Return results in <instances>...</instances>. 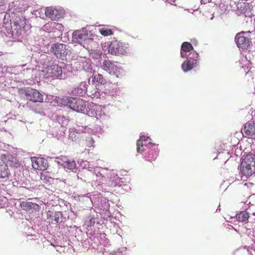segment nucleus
Listing matches in <instances>:
<instances>
[{"label": "nucleus", "mask_w": 255, "mask_h": 255, "mask_svg": "<svg viewBox=\"0 0 255 255\" xmlns=\"http://www.w3.org/2000/svg\"><path fill=\"white\" fill-rule=\"evenodd\" d=\"M241 172L243 175L249 177L255 173V155L247 154L243 160L240 166Z\"/></svg>", "instance_id": "nucleus-1"}, {"label": "nucleus", "mask_w": 255, "mask_h": 255, "mask_svg": "<svg viewBox=\"0 0 255 255\" xmlns=\"http://www.w3.org/2000/svg\"><path fill=\"white\" fill-rule=\"evenodd\" d=\"M103 69L108 72L110 74L115 75L117 78L123 76L124 70L118 65L117 62H113L109 60H105L102 65Z\"/></svg>", "instance_id": "nucleus-2"}, {"label": "nucleus", "mask_w": 255, "mask_h": 255, "mask_svg": "<svg viewBox=\"0 0 255 255\" xmlns=\"http://www.w3.org/2000/svg\"><path fill=\"white\" fill-rule=\"evenodd\" d=\"M67 105L72 110L79 112L83 111L86 107V101L79 98H67Z\"/></svg>", "instance_id": "nucleus-3"}, {"label": "nucleus", "mask_w": 255, "mask_h": 255, "mask_svg": "<svg viewBox=\"0 0 255 255\" xmlns=\"http://www.w3.org/2000/svg\"><path fill=\"white\" fill-rule=\"evenodd\" d=\"M67 45L62 43L54 44L51 47V52L57 58L61 59H66L68 54Z\"/></svg>", "instance_id": "nucleus-4"}, {"label": "nucleus", "mask_w": 255, "mask_h": 255, "mask_svg": "<svg viewBox=\"0 0 255 255\" xmlns=\"http://www.w3.org/2000/svg\"><path fill=\"white\" fill-rule=\"evenodd\" d=\"M24 94L27 99L33 102H42L43 96L38 90L27 87L24 90Z\"/></svg>", "instance_id": "nucleus-5"}, {"label": "nucleus", "mask_w": 255, "mask_h": 255, "mask_svg": "<svg viewBox=\"0 0 255 255\" xmlns=\"http://www.w3.org/2000/svg\"><path fill=\"white\" fill-rule=\"evenodd\" d=\"M26 19L23 17H19L13 21L14 30L17 36L23 35L26 33L27 30L26 28L28 26H26Z\"/></svg>", "instance_id": "nucleus-6"}, {"label": "nucleus", "mask_w": 255, "mask_h": 255, "mask_svg": "<svg viewBox=\"0 0 255 255\" xmlns=\"http://www.w3.org/2000/svg\"><path fill=\"white\" fill-rule=\"evenodd\" d=\"M32 166L33 168L38 170H44L48 167L46 160L43 158L32 157H31Z\"/></svg>", "instance_id": "nucleus-7"}, {"label": "nucleus", "mask_w": 255, "mask_h": 255, "mask_svg": "<svg viewBox=\"0 0 255 255\" xmlns=\"http://www.w3.org/2000/svg\"><path fill=\"white\" fill-rule=\"evenodd\" d=\"M235 41L238 47L243 49H248L250 45L249 38L241 33H238L236 35Z\"/></svg>", "instance_id": "nucleus-8"}, {"label": "nucleus", "mask_w": 255, "mask_h": 255, "mask_svg": "<svg viewBox=\"0 0 255 255\" xmlns=\"http://www.w3.org/2000/svg\"><path fill=\"white\" fill-rule=\"evenodd\" d=\"M62 73V67L57 64L52 65L47 68V77L55 78L60 76Z\"/></svg>", "instance_id": "nucleus-9"}, {"label": "nucleus", "mask_w": 255, "mask_h": 255, "mask_svg": "<svg viewBox=\"0 0 255 255\" xmlns=\"http://www.w3.org/2000/svg\"><path fill=\"white\" fill-rule=\"evenodd\" d=\"M45 15L52 20H57L61 17L59 11L52 6L45 8Z\"/></svg>", "instance_id": "nucleus-10"}, {"label": "nucleus", "mask_w": 255, "mask_h": 255, "mask_svg": "<svg viewBox=\"0 0 255 255\" xmlns=\"http://www.w3.org/2000/svg\"><path fill=\"white\" fill-rule=\"evenodd\" d=\"M244 133L247 135L255 134V123L253 121H249L244 125L243 128Z\"/></svg>", "instance_id": "nucleus-11"}, {"label": "nucleus", "mask_w": 255, "mask_h": 255, "mask_svg": "<svg viewBox=\"0 0 255 255\" xmlns=\"http://www.w3.org/2000/svg\"><path fill=\"white\" fill-rule=\"evenodd\" d=\"M197 65L196 61L187 59L182 64V68L184 72H188L196 67Z\"/></svg>", "instance_id": "nucleus-12"}, {"label": "nucleus", "mask_w": 255, "mask_h": 255, "mask_svg": "<svg viewBox=\"0 0 255 255\" xmlns=\"http://www.w3.org/2000/svg\"><path fill=\"white\" fill-rule=\"evenodd\" d=\"M10 172L7 166L3 162H0V178H5L9 177Z\"/></svg>", "instance_id": "nucleus-13"}, {"label": "nucleus", "mask_w": 255, "mask_h": 255, "mask_svg": "<svg viewBox=\"0 0 255 255\" xmlns=\"http://www.w3.org/2000/svg\"><path fill=\"white\" fill-rule=\"evenodd\" d=\"M193 49V46L190 43L188 42H183L181 45V50L180 52L181 57H185L186 54H185L184 52H190Z\"/></svg>", "instance_id": "nucleus-14"}, {"label": "nucleus", "mask_w": 255, "mask_h": 255, "mask_svg": "<svg viewBox=\"0 0 255 255\" xmlns=\"http://www.w3.org/2000/svg\"><path fill=\"white\" fill-rule=\"evenodd\" d=\"M86 37L87 35L81 31H76L73 33V38L78 43H80L82 40H85Z\"/></svg>", "instance_id": "nucleus-15"}, {"label": "nucleus", "mask_w": 255, "mask_h": 255, "mask_svg": "<svg viewBox=\"0 0 255 255\" xmlns=\"http://www.w3.org/2000/svg\"><path fill=\"white\" fill-rule=\"evenodd\" d=\"M20 206L23 210L29 211L32 208H34L36 206H38V205L36 203H33L32 202H22L20 203Z\"/></svg>", "instance_id": "nucleus-16"}, {"label": "nucleus", "mask_w": 255, "mask_h": 255, "mask_svg": "<svg viewBox=\"0 0 255 255\" xmlns=\"http://www.w3.org/2000/svg\"><path fill=\"white\" fill-rule=\"evenodd\" d=\"M249 214L247 211H242L238 213L236 218L239 222H246L247 221L249 218Z\"/></svg>", "instance_id": "nucleus-17"}, {"label": "nucleus", "mask_w": 255, "mask_h": 255, "mask_svg": "<svg viewBox=\"0 0 255 255\" xmlns=\"http://www.w3.org/2000/svg\"><path fill=\"white\" fill-rule=\"evenodd\" d=\"M119 42L117 41L112 42L109 46V52L113 55H117Z\"/></svg>", "instance_id": "nucleus-18"}, {"label": "nucleus", "mask_w": 255, "mask_h": 255, "mask_svg": "<svg viewBox=\"0 0 255 255\" xmlns=\"http://www.w3.org/2000/svg\"><path fill=\"white\" fill-rule=\"evenodd\" d=\"M93 79L96 81L98 84L105 85L107 83V80L104 78L102 74H97L94 76Z\"/></svg>", "instance_id": "nucleus-19"}, {"label": "nucleus", "mask_w": 255, "mask_h": 255, "mask_svg": "<svg viewBox=\"0 0 255 255\" xmlns=\"http://www.w3.org/2000/svg\"><path fill=\"white\" fill-rule=\"evenodd\" d=\"M158 152L155 150L151 149L149 151L147 156V160L150 162L154 161L157 156Z\"/></svg>", "instance_id": "nucleus-20"}, {"label": "nucleus", "mask_w": 255, "mask_h": 255, "mask_svg": "<svg viewBox=\"0 0 255 255\" xmlns=\"http://www.w3.org/2000/svg\"><path fill=\"white\" fill-rule=\"evenodd\" d=\"M76 164L75 162L71 159H69L62 167H63L65 169L73 170L76 168Z\"/></svg>", "instance_id": "nucleus-21"}, {"label": "nucleus", "mask_w": 255, "mask_h": 255, "mask_svg": "<svg viewBox=\"0 0 255 255\" xmlns=\"http://www.w3.org/2000/svg\"><path fill=\"white\" fill-rule=\"evenodd\" d=\"M100 33L104 36H107L113 34V32L111 29L103 27L99 29Z\"/></svg>", "instance_id": "nucleus-22"}, {"label": "nucleus", "mask_w": 255, "mask_h": 255, "mask_svg": "<svg viewBox=\"0 0 255 255\" xmlns=\"http://www.w3.org/2000/svg\"><path fill=\"white\" fill-rule=\"evenodd\" d=\"M127 47L122 43H119L118 47L117 55H124L126 53Z\"/></svg>", "instance_id": "nucleus-23"}, {"label": "nucleus", "mask_w": 255, "mask_h": 255, "mask_svg": "<svg viewBox=\"0 0 255 255\" xmlns=\"http://www.w3.org/2000/svg\"><path fill=\"white\" fill-rule=\"evenodd\" d=\"M144 145L142 138H140L137 141V151L138 152L142 153L143 151V146Z\"/></svg>", "instance_id": "nucleus-24"}, {"label": "nucleus", "mask_w": 255, "mask_h": 255, "mask_svg": "<svg viewBox=\"0 0 255 255\" xmlns=\"http://www.w3.org/2000/svg\"><path fill=\"white\" fill-rule=\"evenodd\" d=\"M57 159L58 160V163L63 166V165L66 163L69 158L66 156L61 155L60 157H57Z\"/></svg>", "instance_id": "nucleus-25"}, {"label": "nucleus", "mask_w": 255, "mask_h": 255, "mask_svg": "<svg viewBox=\"0 0 255 255\" xmlns=\"http://www.w3.org/2000/svg\"><path fill=\"white\" fill-rule=\"evenodd\" d=\"M198 56V54L196 51H193L190 53L187 59L196 61L197 63V59Z\"/></svg>", "instance_id": "nucleus-26"}, {"label": "nucleus", "mask_w": 255, "mask_h": 255, "mask_svg": "<svg viewBox=\"0 0 255 255\" xmlns=\"http://www.w3.org/2000/svg\"><path fill=\"white\" fill-rule=\"evenodd\" d=\"M247 7H248V6L245 3L243 4H238V8L241 10V13L244 14L246 16L248 13L247 12V10H245V9H247Z\"/></svg>", "instance_id": "nucleus-27"}, {"label": "nucleus", "mask_w": 255, "mask_h": 255, "mask_svg": "<svg viewBox=\"0 0 255 255\" xmlns=\"http://www.w3.org/2000/svg\"><path fill=\"white\" fill-rule=\"evenodd\" d=\"M245 185L246 186L251 190H255V182L253 183L250 181H248L247 183H246Z\"/></svg>", "instance_id": "nucleus-28"}, {"label": "nucleus", "mask_w": 255, "mask_h": 255, "mask_svg": "<svg viewBox=\"0 0 255 255\" xmlns=\"http://www.w3.org/2000/svg\"><path fill=\"white\" fill-rule=\"evenodd\" d=\"M249 204L251 206L255 205V195H253L249 197L248 199Z\"/></svg>", "instance_id": "nucleus-29"}, {"label": "nucleus", "mask_w": 255, "mask_h": 255, "mask_svg": "<svg viewBox=\"0 0 255 255\" xmlns=\"http://www.w3.org/2000/svg\"><path fill=\"white\" fill-rule=\"evenodd\" d=\"M12 160L11 161V163H9V164L10 166L17 167L18 165V163L17 162V159L15 157H13Z\"/></svg>", "instance_id": "nucleus-30"}, {"label": "nucleus", "mask_w": 255, "mask_h": 255, "mask_svg": "<svg viewBox=\"0 0 255 255\" xmlns=\"http://www.w3.org/2000/svg\"><path fill=\"white\" fill-rule=\"evenodd\" d=\"M60 216H61V214L60 212L55 213L54 215V221L57 223L59 222Z\"/></svg>", "instance_id": "nucleus-31"}, {"label": "nucleus", "mask_w": 255, "mask_h": 255, "mask_svg": "<svg viewBox=\"0 0 255 255\" xmlns=\"http://www.w3.org/2000/svg\"><path fill=\"white\" fill-rule=\"evenodd\" d=\"M254 249H253V251H251V254L252 255H255V245L254 246Z\"/></svg>", "instance_id": "nucleus-32"}, {"label": "nucleus", "mask_w": 255, "mask_h": 255, "mask_svg": "<svg viewBox=\"0 0 255 255\" xmlns=\"http://www.w3.org/2000/svg\"><path fill=\"white\" fill-rule=\"evenodd\" d=\"M254 215L255 216V212L253 213Z\"/></svg>", "instance_id": "nucleus-33"}]
</instances>
